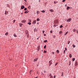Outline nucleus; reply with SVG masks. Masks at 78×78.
Wrapping results in <instances>:
<instances>
[{
  "label": "nucleus",
  "instance_id": "nucleus-29",
  "mask_svg": "<svg viewBox=\"0 0 78 78\" xmlns=\"http://www.w3.org/2000/svg\"><path fill=\"white\" fill-rule=\"evenodd\" d=\"M37 21H39V18H37Z\"/></svg>",
  "mask_w": 78,
  "mask_h": 78
},
{
  "label": "nucleus",
  "instance_id": "nucleus-40",
  "mask_svg": "<svg viewBox=\"0 0 78 78\" xmlns=\"http://www.w3.org/2000/svg\"><path fill=\"white\" fill-rule=\"evenodd\" d=\"M50 78H53V76H50Z\"/></svg>",
  "mask_w": 78,
  "mask_h": 78
},
{
  "label": "nucleus",
  "instance_id": "nucleus-6",
  "mask_svg": "<svg viewBox=\"0 0 78 78\" xmlns=\"http://www.w3.org/2000/svg\"><path fill=\"white\" fill-rule=\"evenodd\" d=\"M36 20H34L33 21V24H34L35 23H36Z\"/></svg>",
  "mask_w": 78,
  "mask_h": 78
},
{
  "label": "nucleus",
  "instance_id": "nucleus-51",
  "mask_svg": "<svg viewBox=\"0 0 78 78\" xmlns=\"http://www.w3.org/2000/svg\"><path fill=\"white\" fill-rule=\"evenodd\" d=\"M13 21H14V22H15V21H16V20H14Z\"/></svg>",
  "mask_w": 78,
  "mask_h": 78
},
{
  "label": "nucleus",
  "instance_id": "nucleus-1",
  "mask_svg": "<svg viewBox=\"0 0 78 78\" xmlns=\"http://www.w3.org/2000/svg\"><path fill=\"white\" fill-rule=\"evenodd\" d=\"M72 20V19L71 18H69L67 20V22H70V21Z\"/></svg>",
  "mask_w": 78,
  "mask_h": 78
},
{
  "label": "nucleus",
  "instance_id": "nucleus-22",
  "mask_svg": "<svg viewBox=\"0 0 78 78\" xmlns=\"http://www.w3.org/2000/svg\"><path fill=\"white\" fill-rule=\"evenodd\" d=\"M27 8H25L24 9V11H27Z\"/></svg>",
  "mask_w": 78,
  "mask_h": 78
},
{
  "label": "nucleus",
  "instance_id": "nucleus-19",
  "mask_svg": "<svg viewBox=\"0 0 78 78\" xmlns=\"http://www.w3.org/2000/svg\"><path fill=\"white\" fill-rule=\"evenodd\" d=\"M73 46L74 48H75V45L74 44H73Z\"/></svg>",
  "mask_w": 78,
  "mask_h": 78
},
{
  "label": "nucleus",
  "instance_id": "nucleus-34",
  "mask_svg": "<svg viewBox=\"0 0 78 78\" xmlns=\"http://www.w3.org/2000/svg\"><path fill=\"white\" fill-rule=\"evenodd\" d=\"M65 52H66V50H64V52H63L64 54H65Z\"/></svg>",
  "mask_w": 78,
  "mask_h": 78
},
{
  "label": "nucleus",
  "instance_id": "nucleus-30",
  "mask_svg": "<svg viewBox=\"0 0 78 78\" xmlns=\"http://www.w3.org/2000/svg\"><path fill=\"white\" fill-rule=\"evenodd\" d=\"M5 12L7 13V14H8V11H5Z\"/></svg>",
  "mask_w": 78,
  "mask_h": 78
},
{
  "label": "nucleus",
  "instance_id": "nucleus-28",
  "mask_svg": "<svg viewBox=\"0 0 78 78\" xmlns=\"http://www.w3.org/2000/svg\"><path fill=\"white\" fill-rule=\"evenodd\" d=\"M44 42L45 43V42H47V40H46L44 41Z\"/></svg>",
  "mask_w": 78,
  "mask_h": 78
},
{
  "label": "nucleus",
  "instance_id": "nucleus-8",
  "mask_svg": "<svg viewBox=\"0 0 78 78\" xmlns=\"http://www.w3.org/2000/svg\"><path fill=\"white\" fill-rule=\"evenodd\" d=\"M5 35L6 36H8V33L7 32L5 34Z\"/></svg>",
  "mask_w": 78,
  "mask_h": 78
},
{
  "label": "nucleus",
  "instance_id": "nucleus-60",
  "mask_svg": "<svg viewBox=\"0 0 78 78\" xmlns=\"http://www.w3.org/2000/svg\"><path fill=\"white\" fill-rule=\"evenodd\" d=\"M34 31H35V30H34Z\"/></svg>",
  "mask_w": 78,
  "mask_h": 78
},
{
  "label": "nucleus",
  "instance_id": "nucleus-20",
  "mask_svg": "<svg viewBox=\"0 0 78 78\" xmlns=\"http://www.w3.org/2000/svg\"><path fill=\"white\" fill-rule=\"evenodd\" d=\"M70 41H68V44H70Z\"/></svg>",
  "mask_w": 78,
  "mask_h": 78
},
{
  "label": "nucleus",
  "instance_id": "nucleus-27",
  "mask_svg": "<svg viewBox=\"0 0 78 78\" xmlns=\"http://www.w3.org/2000/svg\"><path fill=\"white\" fill-rule=\"evenodd\" d=\"M47 47V46H46V45H45L44 47V48H46V47Z\"/></svg>",
  "mask_w": 78,
  "mask_h": 78
},
{
  "label": "nucleus",
  "instance_id": "nucleus-37",
  "mask_svg": "<svg viewBox=\"0 0 78 78\" xmlns=\"http://www.w3.org/2000/svg\"><path fill=\"white\" fill-rule=\"evenodd\" d=\"M37 14H39V11H37Z\"/></svg>",
  "mask_w": 78,
  "mask_h": 78
},
{
  "label": "nucleus",
  "instance_id": "nucleus-3",
  "mask_svg": "<svg viewBox=\"0 0 78 78\" xmlns=\"http://www.w3.org/2000/svg\"><path fill=\"white\" fill-rule=\"evenodd\" d=\"M25 8V6H24L23 5H22L21 6V9H23V8Z\"/></svg>",
  "mask_w": 78,
  "mask_h": 78
},
{
  "label": "nucleus",
  "instance_id": "nucleus-10",
  "mask_svg": "<svg viewBox=\"0 0 78 78\" xmlns=\"http://www.w3.org/2000/svg\"><path fill=\"white\" fill-rule=\"evenodd\" d=\"M37 60V58L34 59V62H35V61H36Z\"/></svg>",
  "mask_w": 78,
  "mask_h": 78
},
{
  "label": "nucleus",
  "instance_id": "nucleus-31",
  "mask_svg": "<svg viewBox=\"0 0 78 78\" xmlns=\"http://www.w3.org/2000/svg\"><path fill=\"white\" fill-rule=\"evenodd\" d=\"M51 64V63H49V66H50Z\"/></svg>",
  "mask_w": 78,
  "mask_h": 78
},
{
  "label": "nucleus",
  "instance_id": "nucleus-47",
  "mask_svg": "<svg viewBox=\"0 0 78 78\" xmlns=\"http://www.w3.org/2000/svg\"><path fill=\"white\" fill-rule=\"evenodd\" d=\"M65 49L66 51H67V48H65Z\"/></svg>",
  "mask_w": 78,
  "mask_h": 78
},
{
  "label": "nucleus",
  "instance_id": "nucleus-59",
  "mask_svg": "<svg viewBox=\"0 0 78 78\" xmlns=\"http://www.w3.org/2000/svg\"><path fill=\"white\" fill-rule=\"evenodd\" d=\"M54 38H55V37H54Z\"/></svg>",
  "mask_w": 78,
  "mask_h": 78
},
{
  "label": "nucleus",
  "instance_id": "nucleus-26",
  "mask_svg": "<svg viewBox=\"0 0 78 78\" xmlns=\"http://www.w3.org/2000/svg\"><path fill=\"white\" fill-rule=\"evenodd\" d=\"M63 27V26L61 25L60 27V28H62Z\"/></svg>",
  "mask_w": 78,
  "mask_h": 78
},
{
  "label": "nucleus",
  "instance_id": "nucleus-21",
  "mask_svg": "<svg viewBox=\"0 0 78 78\" xmlns=\"http://www.w3.org/2000/svg\"><path fill=\"white\" fill-rule=\"evenodd\" d=\"M52 62V61L51 60H50L49 61V63H51Z\"/></svg>",
  "mask_w": 78,
  "mask_h": 78
},
{
  "label": "nucleus",
  "instance_id": "nucleus-23",
  "mask_svg": "<svg viewBox=\"0 0 78 78\" xmlns=\"http://www.w3.org/2000/svg\"><path fill=\"white\" fill-rule=\"evenodd\" d=\"M68 33V32H66L65 34V35H66V34H67Z\"/></svg>",
  "mask_w": 78,
  "mask_h": 78
},
{
  "label": "nucleus",
  "instance_id": "nucleus-57",
  "mask_svg": "<svg viewBox=\"0 0 78 78\" xmlns=\"http://www.w3.org/2000/svg\"><path fill=\"white\" fill-rule=\"evenodd\" d=\"M27 31H26V32L27 33Z\"/></svg>",
  "mask_w": 78,
  "mask_h": 78
},
{
  "label": "nucleus",
  "instance_id": "nucleus-50",
  "mask_svg": "<svg viewBox=\"0 0 78 78\" xmlns=\"http://www.w3.org/2000/svg\"><path fill=\"white\" fill-rule=\"evenodd\" d=\"M77 33L78 34V30H77Z\"/></svg>",
  "mask_w": 78,
  "mask_h": 78
},
{
  "label": "nucleus",
  "instance_id": "nucleus-55",
  "mask_svg": "<svg viewBox=\"0 0 78 78\" xmlns=\"http://www.w3.org/2000/svg\"><path fill=\"white\" fill-rule=\"evenodd\" d=\"M21 25H23V24H21Z\"/></svg>",
  "mask_w": 78,
  "mask_h": 78
},
{
  "label": "nucleus",
  "instance_id": "nucleus-52",
  "mask_svg": "<svg viewBox=\"0 0 78 78\" xmlns=\"http://www.w3.org/2000/svg\"><path fill=\"white\" fill-rule=\"evenodd\" d=\"M65 6H67V5H65Z\"/></svg>",
  "mask_w": 78,
  "mask_h": 78
},
{
  "label": "nucleus",
  "instance_id": "nucleus-36",
  "mask_svg": "<svg viewBox=\"0 0 78 78\" xmlns=\"http://www.w3.org/2000/svg\"><path fill=\"white\" fill-rule=\"evenodd\" d=\"M30 5H29V6H28V8H29V9H30Z\"/></svg>",
  "mask_w": 78,
  "mask_h": 78
},
{
  "label": "nucleus",
  "instance_id": "nucleus-17",
  "mask_svg": "<svg viewBox=\"0 0 78 78\" xmlns=\"http://www.w3.org/2000/svg\"><path fill=\"white\" fill-rule=\"evenodd\" d=\"M73 31L74 32H76V29H73Z\"/></svg>",
  "mask_w": 78,
  "mask_h": 78
},
{
  "label": "nucleus",
  "instance_id": "nucleus-43",
  "mask_svg": "<svg viewBox=\"0 0 78 78\" xmlns=\"http://www.w3.org/2000/svg\"><path fill=\"white\" fill-rule=\"evenodd\" d=\"M49 76H51V74H49Z\"/></svg>",
  "mask_w": 78,
  "mask_h": 78
},
{
  "label": "nucleus",
  "instance_id": "nucleus-54",
  "mask_svg": "<svg viewBox=\"0 0 78 78\" xmlns=\"http://www.w3.org/2000/svg\"><path fill=\"white\" fill-rule=\"evenodd\" d=\"M39 2H40V0H39Z\"/></svg>",
  "mask_w": 78,
  "mask_h": 78
},
{
  "label": "nucleus",
  "instance_id": "nucleus-46",
  "mask_svg": "<svg viewBox=\"0 0 78 78\" xmlns=\"http://www.w3.org/2000/svg\"><path fill=\"white\" fill-rule=\"evenodd\" d=\"M44 36H46V34H44Z\"/></svg>",
  "mask_w": 78,
  "mask_h": 78
},
{
  "label": "nucleus",
  "instance_id": "nucleus-25",
  "mask_svg": "<svg viewBox=\"0 0 78 78\" xmlns=\"http://www.w3.org/2000/svg\"><path fill=\"white\" fill-rule=\"evenodd\" d=\"M69 8H70V7H67V9H69Z\"/></svg>",
  "mask_w": 78,
  "mask_h": 78
},
{
  "label": "nucleus",
  "instance_id": "nucleus-16",
  "mask_svg": "<svg viewBox=\"0 0 78 78\" xmlns=\"http://www.w3.org/2000/svg\"><path fill=\"white\" fill-rule=\"evenodd\" d=\"M27 24H29V25H30L31 24V23H28Z\"/></svg>",
  "mask_w": 78,
  "mask_h": 78
},
{
  "label": "nucleus",
  "instance_id": "nucleus-32",
  "mask_svg": "<svg viewBox=\"0 0 78 78\" xmlns=\"http://www.w3.org/2000/svg\"><path fill=\"white\" fill-rule=\"evenodd\" d=\"M29 22H31V20H29Z\"/></svg>",
  "mask_w": 78,
  "mask_h": 78
},
{
  "label": "nucleus",
  "instance_id": "nucleus-45",
  "mask_svg": "<svg viewBox=\"0 0 78 78\" xmlns=\"http://www.w3.org/2000/svg\"><path fill=\"white\" fill-rule=\"evenodd\" d=\"M58 64V63H57L55 65V66H56Z\"/></svg>",
  "mask_w": 78,
  "mask_h": 78
},
{
  "label": "nucleus",
  "instance_id": "nucleus-2",
  "mask_svg": "<svg viewBox=\"0 0 78 78\" xmlns=\"http://www.w3.org/2000/svg\"><path fill=\"white\" fill-rule=\"evenodd\" d=\"M22 23H25L26 22V20H23L21 21Z\"/></svg>",
  "mask_w": 78,
  "mask_h": 78
},
{
  "label": "nucleus",
  "instance_id": "nucleus-9",
  "mask_svg": "<svg viewBox=\"0 0 78 78\" xmlns=\"http://www.w3.org/2000/svg\"><path fill=\"white\" fill-rule=\"evenodd\" d=\"M41 12H43L44 13L45 12V10H43L41 11Z\"/></svg>",
  "mask_w": 78,
  "mask_h": 78
},
{
  "label": "nucleus",
  "instance_id": "nucleus-11",
  "mask_svg": "<svg viewBox=\"0 0 78 78\" xmlns=\"http://www.w3.org/2000/svg\"><path fill=\"white\" fill-rule=\"evenodd\" d=\"M62 31H60L59 32V34H62Z\"/></svg>",
  "mask_w": 78,
  "mask_h": 78
},
{
  "label": "nucleus",
  "instance_id": "nucleus-56",
  "mask_svg": "<svg viewBox=\"0 0 78 78\" xmlns=\"http://www.w3.org/2000/svg\"><path fill=\"white\" fill-rule=\"evenodd\" d=\"M30 73L31 72V71H30Z\"/></svg>",
  "mask_w": 78,
  "mask_h": 78
},
{
  "label": "nucleus",
  "instance_id": "nucleus-53",
  "mask_svg": "<svg viewBox=\"0 0 78 78\" xmlns=\"http://www.w3.org/2000/svg\"><path fill=\"white\" fill-rule=\"evenodd\" d=\"M21 14H23V13H22Z\"/></svg>",
  "mask_w": 78,
  "mask_h": 78
},
{
  "label": "nucleus",
  "instance_id": "nucleus-38",
  "mask_svg": "<svg viewBox=\"0 0 78 78\" xmlns=\"http://www.w3.org/2000/svg\"><path fill=\"white\" fill-rule=\"evenodd\" d=\"M56 78V75H54V78Z\"/></svg>",
  "mask_w": 78,
  "mask_h": 78
},
{
  "label": "nucleus",
  "instance_id": "nucleus-39",
  "mask_svg": "<svg viewBox=\"0 0 78 78\" xmlns=\"http://www.w3.org/2000/svg\"><path fill=\"white\" fill-rule=\"evenodd\" d=\"M52 53L53 54V55H54L55 54V52H52Z\"/></svg>",
  "mask_w": 78,
  "mask_h": 78
},
{
  "label": "nucleus",
  "instance_id": "nucleus-12",
  "mask_svg": "<svg viewBox=\"0 0 78 78\" xmlns=\"http://www.w3.org/2000/svg\"><path fill=\"white\" fill-rule=\"evenodd\" d=\"M56 52H57V53H59V50H57L56 51Z\"/></svg>",
  "mask_w": 78,
  "mask_h": 78
},
{
  "label": "nucleus",
  "instance_id": "nucleus-58",
  "mask_svg": "<svg viewBox=\"0 0 78 78\" xmlns=\"http://www.w3.org/2000/svg\"><path fill=\"white\" fill-rule=\"evenodd\" d=\"M39 39V38H37V39Z\"/></svg>",
  "mask_w": 78,
  "mask_h": 78
},
{
  "label": "nucleus",
  "instance_id": "nucleus-42",
  "mask_svg": "<svg viewBox=\"0 0 78 78\" xmlns=\"http://www.w3.org/2000/svg\"><path fill=\"white\" fill-rule=\"evenodd\" d=\"M20 26L22 27V25L20 23Z\"/></svg>",
  "mask_w": 78,
  "mask_h": 78
},
{
  "label": "nucleus",
  "instance_id": "nucleus-18",
  "mask_svg": "<svg viewBox=\"0 0 78 78\" xmlns=\"http://www.w3.org/2000/svg\"><path fill=\"white\" fill-rule=\"evenodd\" d=\"M25 13H28V12L27 11H25Z\"/></svg>",
  "mask_w": 78,
  "mask_h": 78
},
{
  "label": "nucleus",
  "instance_id": "nucleus-24",
  "mask_svg": "<svg viewBox=\"0 0 78 78\" xmlns=\"http://www.w3.org/2000/svg\"><path fill=\"white\" fill-rule=\"evenodd\" d=\"M44 53H47V51L44 50Z\"/></svg>",
  "mask_w": 78,
  "mask_h": 78
},
{
  "label": "nucleus",
  "instance_id": "nucleus-49",
  "mask_svg": "<svg viewBox=\"0 0 78 78\" xmlns=\"http://www.w3.org/2000/svg\"><path fill=\"white\" fill-rule=\"evenodd\" d=\"M62 76H63V74H62Z\"/></svg>",
  "mask_w": 78,
  "mask_h": 78
},
{
  "label": "nucleus",
  "instance_id": "nucleus-44",
  "mask_svg": "<svg viewBox=\"0 0 78 78\" xmlns=\"http://www.w3.org/2000/svg\"><path fill=\"white\" fill-rule=\"evenodd\" d=\"M24 1H25V2H27V0H24Z\"/></svg>",
  "mask_w": 78,
  "mask_h": 78
},
{
  "label": "nucleus",
  "instance_id": "nucleus-14",
  "mask_svg": "<svg viewBox=\"0 0 78 78\" xmlns=\"http://www.w3.org/2000/svg\"><path fill=\"white\" fill-rule=\"evenodd\" d=\"M75 60V58H73L72 59V60L73 61H74Z\"/></svg>",
  "mask_w": 78,
  "mask_h": 78
},
{
  "label": "nucleus",
  "instance_id": "nucleus-41",
  "mask_svg": "<svg viewBox=\"0 0 78 78\" xmlns=\"http://www.w3.org/2000/svg\"><path fill=\"white\" fill-rule=\"evenodd\" d=\"M50 32V33H53L52 30Z\"/></svg>",
  "mask_w": 78,
  "mask_h": 78
},
{
  "label": "nucleus",
  "instance_id": "nucleus-35",
  "mask_svg": "<svg viewBox=\"0 0 78 78\" xmlns=\"http://www.w3.org/2000/svg\"><path fill=\"white\" fill-rule=\"evenodd\" d=\"M42 32H43V34H44V32H45V31L43 30Z\"/></svg>",
  "mask_w": 78,
  "mask_h": 78
},
{
  "label": "nucleus",
  "instance_id": "nucleus-7",
  "mask_svg": "<svg viewBox=\"0 0 78 78\" xmlns=\"http://www.w3.org/2000/svg\"><path fill=\"white\" fill-rule=\"evenodd\" d=\"M69 57L71 58H72V55L71 54H70L69 55Z\"/></svg>",
  "mask_w": 78,
  "mask_h": 78
},
{
  "label": "nucleus",
  "instance_id": "nucleus-15",
  "mask_svg": "<svg viewBox=\"0 0 78 78\" xmlns=\"http://www.w3.org/2000/svg\"><path fill=\"white\" fill-rule=\"evenodd\" d=\"M54 4H56V3H58V2L54 1Z\"/></svg>",
  "mask_w": 78,
  "mask_h": 78
},
{
  "label": "nucleus",
  "instance_id": "nucleus-48",
  "mask_svg": "<svg viewBox=\"0 0 78 78\" xmlns=\"http://www.w3.org/2000/svg\"><path fill=\"white\" fill-rule=\"evenodd\" d=\"M5 14H7V13L5 12Z\"/></svg>",
  "mask_w": 78,
  "mask_h": 78
},
{
  "label": "nucleus",
  "instance_id": "nucleus-33",
  "mask_svg": "<svg viewBox=\"0 0 78 78\" xmlns=\"http://www.w3.org/2000/svg\"><path fill=\"white\" fill-rule=\"evenodd\" d=\"M66 0H63L62 2H65Z\"/></svg>",
  "mask_w": 78,
  "mask_h": 78
},
{
  "label": "nucleus",
  "instance_id": "nucleus-13",
  "mask_svg": "<svg viewBox=\"0 0 78 78\" xmlns=\"http://www.w3.org/2000/svg\"><path fill=\"white\" fill-rule=\"evenodd\" d=\"M14 37H17V35H16V34H14Z\"/></svg>",
  "mask_w": 78,
  "mask_h": 78
},
{
  "label": "nucleus",
  "instance_id": "nucleus-5",
  "mask_svg": "<svg viewBox=\"0 0 78 78\" xmlns=\"http://www.w3.org/2000/svg\"><path fill=\"white\" fill-rule=\"evenodd\" d=\"M49 11H51V12H54V11L53 10V9H51V10L50 9Z\"/></svg>",
  "mask_w": 78,
  "mask_h": 78
},
{
  "label": "nucleus",
  "instance_id": "nucleus-4",
  "mask_svg": "<svg viewBox=\"0 0 78 78\" xmlns=\"http://www.w3.org/2000/svg\"><path fill=\"white\" fill-rule=\"evenodd\" d=\"M77 65H78V62L76 61L75 63V66H77Z\"/></svg>",
  "mask_w": 78,
  "mask_h": 78
}]
</instances>
